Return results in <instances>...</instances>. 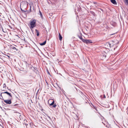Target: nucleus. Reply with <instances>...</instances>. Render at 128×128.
<instances>
[{
  "instance_id": "1",
  "label": "nucleus",
  "mask_w": 128,
  "mask_h": 128,
  "mask_svg": "<svg viewBox=\"0 0 128 128\" xmlns=\"http://www.w3.org/2000/svg\"><path fill=\"white\" fill-rule=\"evenodd\" d=\"M36 21L35 19H34L30 21V28L31 29H33L36 26Z\"/></svg>"
},
{
  "instance_id": "2",
  "label": "nucleus",
  "mask_w": 128,
  "mask_h": 128,
  "mask_svg": "<svg viewBox=\"0 0 128 128\" xmlns=\"http://www.w3.org/2000/svg\"><path fill=\"white\" fill-rule=\"evenodd\" d=\"M80 39L82 40L83 42L86 44L92 43V42L91 40H88L87 39H84L82 38H81Z\"/></svg>"
},
{
  "instance_id": "3",
  "label": "nucleus",
  "mask_w": 128,
  "mask_h": 128,
  "mask_svg": "<svg viewBox=\"0 0 128 128\" xmlns=\"http://www.w3.org/2000/svg\"><path fill=\"white\" fill-rule=\"evenodd\" d=\"M12 98L9 99V100H4V101L5 103L7 104H10L12 102L11 100Z\"/></svg>"
},
{
  "instance_id": "4",
  "label": "nucleus",
  "mask_w": 128,
  "mask_h": 128,
  "mask_svg": "<svg viewBox=\"0 0 128 128\" xmlns=\"http://www.w3.org/2000/svg\"><path fill=\"white\" fill-rule=\"evenodd\" d=\"M3 93H4V94H6L7 95H8L9 96V98L11 99L12 98V95L9 92H3Z\"/></svg>"
},
{
  "instance_id": "5",
  "label": "nucleus",
  "mask_w": 128,
  "mask_h": 128,
  "mask_svg": "<svg viewBox=\"0 0 128 128\" xmlns=\"http://www.w3.org/2000/svg\"><path fill=\"white\" fill-rule=\"evenodd\" d=\"M112 42H113V43L114 44L113 45V46L114 45H116L118 44L119 42L118 41L116 40H114L113 41H112Z\"/></svg>"
},
{
  "instance_id": "6",
  "label": "nucleus",
  "mask_w": 128,
  "mask_h": 128,
  "mask_svg": "<svg viewBox=\"0 0 128 128\" xmlns=\"http://www.w3.org/2000/svg\"><path fill=\"white\" fill-rule=\"evenodd\" d=\"M35 31L36 33V35L37 36H38L39 35V31L37 29H36Z\"/></svg>"
},
{
  "instance_id": "7",
  "label": "nucleus",
  "mask_w": 128,
  "mask_h": 128,
  "mask_svg": "<svg viewBox=\"0 0 128 128\" xmlns=\"http://www.w3.org/2000/svg\"><path fill=\"white\" fill-rule=\"evenodd\" d=\"M59 39L60 40H61L62 39V37L59 33Z\"/></svg>"
},
{
  "instance_id": "8",
  "label": "nucleus",
  "mask_w": 128,
  "mask_h": 128,
  "mask_svg": "<svg viewBox=\"0 0 128 128\" xmlns=\"http://www.w3.org/2000/svg\"><path fill=\"white\" fill-rule=\"evenodd\" d=\"M112 4L114 5H116L117 4V2L115 0H112Z\"/></svg>"
},
{
  "instance_id": "9",
  "label": "nucleus",
  "mask_w": 128,
  "mask_h": 128,
  "mask_svg": "<svg viewBox=\"0 0 128 128\" xmlns=\"http://www.w3.org/2000/svg\"><path fill=\"white\" fill-rule=\"evenodd\" d=\"M46 42V40L43 43H42L40 44L41 46H43L45 44Z\"/></svg>"
},
{
  "instance_id": "10",
  "label": "nucleus",
  "mask_w": 128,
  "mask_h": 128,
  "mask_svg": "<svg viewBox=\"0 0 128 128\" xmlns=\"http://www.w3.org/2000/svg\"><path fill=\"white\" fill-rule=\"evenodd\" d=\"M117 26V24L116 22H112V26Z\"/></svg>"
},
{
  "instance_id": "11",
  "label": "nucleus",
  "mask_w": 128,
  "mask_h": 128,
  "mask_svg": "<svg viewBox=\"0 0 128 128\" xmlns=\"http://www.w3.org/2000/svg\"><path fill=\"white\" fill-rule=\"evenodd\" d=\"M8 26L11 29L14 30V25H12V26H11L10 25H9Z\"/></svg>"
},
{
  "instance_id": "12",
  "label": "nucleus",
  "mask_w": 128,
  "mask_h": 128,
  "mask_svg": "<svg viewBox=\"0 0 128 128\" xmlns=\"http://www.w3.org/2000/svg\"><path fill=\"white\" fill-rule=\"evenodd\" d=\"M102 59L105 58L106 57V55H103V54L102 55Z\"/></svg>"
},
{
  "instance_id": "13",
  "label": "nucleus",
  "mask_w": 128,
  "mask_h": 128,
  "mask_svg": "<svg viewBox=\"0 0 128 128\" xmlns=\"http://www.w3.org/2000/svg\"><path fill=\"white\" fill-rule=\"evenodd\" d=\"M90 12L94 16H95V14L94 12L93 11H90Z\"/></svg>"
},
{
  "instance_id": "14",
  "label": "nucleus",
  "mask_w": 128,
  "mask_h": 128,
  "mask_svg": "<svg viewBox=\"0 0 128 128\" xmlns=\"http://www.w3.org/2000/svg\"><path fill=\"white\" fill-rule=\"evenodd\" d=\"M12 48L14 50V52L17 51L18 50V49L15 47H13Z\"/></svg>"
},
{
  "instance_id": "15",
  "label": "nucleus",
  "mask_w": 128,
  "mask_h": 128,
  "mask_svg": "<svg viewBox=\"0 0 128 128\" xmlns=\"http://www.w3.org/2000/svg\"><path fill=\"white\" fill-rule=\"evenodd\" d=\"M114 88H113V89H114V91H115L116 90V86L115 87L114 86Z\"/></svg>"
},
{
  "instance_id": "16",
  "label": "nucleus",
  "mask_w": 128,
  "mask_h": 128,
  "mask_svg": "<svg viewBox=\"0 0 128 128\" xmlns=\"http://www.w3.org/2000/svg\"><path fill=\"white\" fill-rule=\"evenodd\" d=\"M54 101L53 100L52 103L51 104H50V106L53 105L54 104Z\"/></svg>"
},
{
  "instance_id": "17",
  "label": "nucleus",
  "mask_w": 128,
  "mask_h": 128,
  "mask_svg": "<svg viewBox=\"0 0 128 128\" xmlns=\"http://www.w3.org/2000/svg\"><path fill=\"white\" fill-rule=\"evenodd\" d=\"M1 56V58L2 60H3V59H4V58H5L4 56Z\"/></svg>"
},
{
  "instance_id": "18",
  "label": "nucleus",
  "mask_w": 128,
  "mask_h": 128,
  "mask_svg": "<svg viewBox=\"0 0 128 128\" xmlns=\"http://www.w3.org/2000/svg\"><path fill=\"white\" fill-rule=\"evenodd\" d=\"M56 104H54V105H53L52 107L53 108H55L56 107Z\"/></svg>"
},
{
  "instance_id": "19",
  "label": "nucleus",
  "mask_w": 128,
  "mask_h": 128,
  "mask_svg": "<svg viewBox=\"0 0 128 128\" xmlns=\"http://www.w3.org/2000/svg\"><path fill=\"white\" fill-rule=\"evenodd\" d=\"M6 87V85L5 84H4L3 85V88H4Z\"/></svg>"
},
{
  "instance_id": "20",
  "label": "nucleus",
  "mask_w": 128,
  "mask_h": 128,
  "mask_svg": "<svg viewBox=\"0 0 128 128\" xmlns=\"http://www.w3.org/2000/svg\"><path fill=\"white\" fill-rule=\"evenodd\" d=\"M126 3H127V4H128V0H125Z\"/></svg>"
},
{
  "instance_id": "21",
  "label": "nucleus",
  "mask_w": 128,
  "mask_h": 128,
  "mask_svg": "<svg viewBox=\"0 0 128 128\" xmlns=\"http://www.w3.org/2000/svg\"><path fill=\"white\" fill-rule=\"evenodd\" d=\"M2 31H3L4 32H6V30H4L2 28Z\"/></svg>"
},
{
  "instance_id": "22",
  "label": "nucleus",
  "mask_w": 128,
  "mask_h": 128,
  "mask_svg": "<svg viewBox=\"0 0 128 128\" xmlns=\"http://www.w3.org/2000/svg\"><path fill=\"white\" fill-rule=\"evenodd\" d=\"M4 92H2V93H1V94H0V96L1 97H2V94H4V93H3Z\"/></svg>"
},
{
  "instance_id": "23",
  "label": "nucleus",
  "mask_w": 128,
  "mask_h": 128,
  "mask_svg": "<svg viewBox=\"0 0 128 128\" xmlns=\"http://www.w3.org/2000/svg\"><path fill=\"white\" fill-rule=\"evenodd\" d=\"M40 16L42 17V14L41 13V12L40 11Z\"/></svg>"
},
{
  "instance_id": "24",
  "label": "nucleus",
  "mask_w": 128,
  "mask_h": 128,
  "mask_svg": "<svg viewBox=\"0 0 128 128\" xmlns=\"http://www.w3.org/2000/svg\"><path fill=\"white\" fill-rule=\"evenodd\" d=\"M0 99H2V100H4L3 99V98L2 96V97H1V96L0 97Z\"/></svg>"
},
{
  "instance_id": "25",
  "label": "nucleus",
  "mask_w": 128,
  "mask_h": 128,
  "mask_svg": "<svg viewBox=\"0 0 128 128\" xmlns=\"http://www.w3.org/2000/svg\"><path fill=\"white\" fill-rule=\"evenodd\" d=\"M22 4H21L20 5V8H21V10H22V8H21V7H22Z\"/></svg>"
},
{
  "instance_id": "26",
  "label": "nucleus",
  "mask_w": 128,
  "mask_h": 128,
  "mask_svg": "<svg viewBox=\"0 0 128 128\" xmlns=\"http://www.w3.org/2000/svg\"><path fill=\"white\" fill-rule=\"evenodd\" d=\"M4 55H5L6 56H7L9 58H10V56H8V55H4Z\"/></svg>"
},
{
  "instance_id": "27",
  "label": "nucleus",
  "mask_w": 128,
  "mask_h": 128,
  "mask_svg": "<svg viewBox=\"0 0 128 128\" xmlns=\"http://www.w3.org/2000/svg\"><path fill=\"white\" fill-rule=\"evenodd\" d=\"M109 45V46H110L111 47H110V46H111V44H108Z\"/></svg>"
},
{
  "instance_id": "28",
  "label": "nucleus",
  "mask_w": 128,
  "mask_h": 128,
  "mask_svg": "<svg viewBox=\"0 0 128 128\" xmlns=\"http://www.w3.org/2000/svg\"><path fill=\"white\" fill-rule=\"evenodd\" d=\"M18 104H14V106H16L17 105H18Z\"/></svg>"
},
{
  "instance_id": "29",
  "label": "nucleus",
  "mask_w": 128,
  "mask_h": 128,
  "mask_svg": "<svg viewBox=\"0 0 128 128\" xmlns=\"http://www.w3.org/2000/svg\"><path fill=\"white\" fill-rule=\"evenodd\" d=\"M114 34H112V36H113L114 35ZM113 37H114V36H112V38H113Z\"/></svg>"
},
{
  "instance_id": "30",
  "label": "nucleus",
  "mask_w": 128,
  "mask_h": 128,
  "mask_svg": "<svg viewBox=\"0 0 128 128\" xmlns=\"http://www.w3.org/2000/svg\"><path fill=\"white\" fill-rule=\"evenodd\" d=\"M110 1L112 3V0H110Z\"/></svg>"
},
{
  "instance_id": "31",
  "label": "nucleus",
  "mask_w": 128,
  "mask_h": 128,
  "mask_svg": "<svg viewBox=\"0 0 128 128\" xmlns=\"http://www.w3.org/2000/svg\"><path fill=\"white\" fill-rule=\"evenodd\" d=\"M115 48H114V50H115Z\"/></svg>"
},
{
  "instance_id": "32",
  "label": "nucleus",
  "mask_w": 128,
  "mask_h": 128,
  "mask_svg": "<svg viewBox=\"0 0 128 128\" xmlns=\"http://www.w3.org/2000/svg\"><path fill=\"white\" fill-rule=\"evenodd\" d=\"M4 90H3L2 91H4Z\"/></svg>"
}]
</instances>
